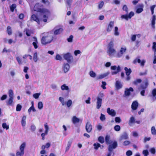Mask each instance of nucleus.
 Returning <instances> with one entry per match:
<instances>
[{
	"instance_id": "obj_1",
	"label": "nucleus",
	"mask_w": 156,
	"mask_h": 156,
	"mask_svg": "<svg viewBox=\"0 0 156 156\" xmlns=\"http://www.w3.org/2000/svg\"><path fill=\"white\" fill-rule=\"evenodd\" d=\"M34 10L37 12H40L43 14V17L44 18L43 20L44 22H47V19L50 16V11L46 9H41L39 4H36L34 7Z\"/></svg>"
},
{
	"instance_id": "obj_2",
	"label": "nucleus",
	"mask_w": 156,
	"mask_h": 156,
	"mask_svg": "<svg viewBox=\"0 0 156 156\" xmlns=\"http://www.w3.org/2000/svg\"><path fill=\"white\" fill-rule=\"evenodd\" d=\"M44 34L43 36L41 39V43L43 45H46L50 43L53 40V36L52 34L51 33L47 32Z\"/></svg>"
},
{
	"instance_id": "obj_3",
	"label": "nucleus",
	"mask_w": 156,
	"mask_h": 156,
	"mask_svg": "<svg viewBox=\"0 0 156 156\" xmlns=\"http://www.w3.org/2000/svg\"><path fill=\"white\" fill-rule=\"evenodd\" d=\"M114 43L113 41H111L107 46V53L110 57L114 56L116 53L115 50L114 48Z\"/></svg>"
},
{
	"instance_id": "obj_4",
	"label": "nucleus",
	"mask_w": 156,
	"mask_h": 156,
	"mask_svg": "<svg viewBox=\"0 0 156 156\" xmlns=\"http://www.w3.org/2000/svg\"><path fill=\"white\" fill-rule=\"evenodd\" d=\"M148 85V81L146 79L144 82V84H142L138 88V90L140 91V94L142 96H144L145 90L147 88Z\"/></svg>"
},
{
	"instance_id": "obj_5",
	"label": "nucleus",
	"mask_w": 156,
	"mask_h": 156,
	"mask_svg": "<svg viewBox=\"0 0 156 156\" xmlns=\"http://www.w3.org/2000/svg\"><path fill=\"white\" fill-rule=\"evenodd\" d=\"M104 96V94L103 93H100L99 94L97 98L96 102V108L98 109H99L101 106L102 102V98Z\"/></svg>"
},
{
	"instance_id": "obj_6",
	"label": "nucleus",
	"mask_w": 156,
	"mask_h": 156,
	"mask_svg": "<svg viewBox=\"0 0 156 156\" xmlns=\"http://www.w3.org/2000/svg\"><path fill=\"white\" fill-rule=\"evenodd\" d=\"M64 58L68 62L70 63L72 62L73 57L71 54L69 52L63 54L62 55Z\"/></svg>"
},
{
	"instance_id": "obj_7",
	"label": "nucleus",
	"mask_w": 156,
	"mask_h": 156,
	"mask_svg": "<svg viewBox=\"0 0 156 156\" xmlns=\"http://www.w3.org/2000/svg\"><path fill=\"white\" fill-rule=\"evenodd\" d=\"M9 97L8 101H6L7 105H11L13 102V92L12 90H10L9 91Z\"/></svg>"
},
{
	"instance_id": "obj_8",
	"label": "nucleus",
	"mask_w": 156,
	"mask_h": 156,
	"mask_svg": "<svg viewBox=\"0 0 156 156\" xmlns=\"http://www.w3.org/2000/svg\"><path fill=\"white\" fill-rule=\"evenodd\" d=\"M134 15V13L133 12H131L129 15L126 14V15H122L121 16L122 19H125L126 20H128V19H130Z\"/></svg>"
},
{
	"instance_id": "obj_9",
	"label": "nucleus",
	"mask_w": 156,
	"mask_h": 156,
	"mask_svg": "<svg viewBox=\"0 0 156 156\" xmlns=\"http://www.w3.org/2000/svg\"><path fill=\"white\" fill-rule=\"evenodd\" d=\"M118 146L117 143L116 141H114L112 144H110L108 146V150L109 151H112L113 149L116 148Z\"/></svg>"
},
{
	"instance_id": "obj_10",
	"label": "nucleus",
	"mask_w": 156,
	"mask_h": 156,
	"mask_svg": "<svg viewBox=\"0 0 156 156\" xmlns=\"http://www.w3.org/2000/svg\"><path fill=\"white\" fill-rule=\"evenodd\" d=\"M111 69L112 70H115L116 69V71L114 72H112V75L116 74L120 71V67L119 66H118L117 67L116 66H111Z\"/></svg>"
},
{
	"instance_id": "obj_11",
	"label": "nucleus",
	"mask_w": 156,
	"mask_h": 156,
	"mask_svg": "<svg viewBox=\"0 0 156 156\" xmlns=\"http://www.w3.org/2000/svg\"><path fill=\"white\" fill-rule=\"evenodd\" d=\"M133 89L130 87L129 88H126L125 89L124 92V96H129L130 95V92L133 91Z\"/></svg>"
},
{
	"instance_id": "obj_12",
	"label": "nucleus",
	"mask_w": 156,
	"mask_h": 156,
	"mask_svg": "<svg viewBox=\"0 0 156 156\" xmlns=\"http://www.w3.org/2000/svg\"><path fill=\"white\" fill-rule=\"evenodd\" d=\"M62 69L64 73H66L68 72L69 69V65L67 63H65L62 66Z\"/></svg>"
},
{
	"instance_id": "obj_13",
	"label": "nucleus",
	"mask_w": 156,
	"mask_h": 156,
	"mask_svg": "<svg viewBox=\"0 0 156 156\" xmlns=\"http://www.w3.org/2000/svg\"><path fill=\"white\" fill-rule=\"evenodd\" d=\"M92 126L90 122L88 121L86 125L85 129L87 132L88 133H90L92 130Z\"/></svg>"
},
{
	"instance_id": "obj_14",
	"label": "nucleus",
	"mask_w": 156,
	"mask_h": 156,
	"mask_svg": "<svg viewBox=\"0 0 156 156\" xmlns=\"http://www.w3.org/2000/svg\"><path fill=\"white\" fill-rule=\"evenodd\" d=\"M126 47L121 48L120 51L116 55V56L118 58L121 57L123 55V54L126 51Z\"/></svg>"
},
{
	"instance_id": "obj_15",
	"label": "nucleus",
	"mask_w": 156,
	"mask_h": 156,
	"mask_svg": "<svg viewBox=\"0 0 156 156\" xmlns=\"http://www.w3.org/2000/svg\"><path fill=\"white\" fill-rule=\"evenodd\" d=\"M114 26V22L111 21L109 23L107 28V31L108 32H110Z\"/></svg>"
},
{
	"instance_id": "obj_16",
	"label": "nucleus",
	"mask_w": 156,
	"mask_h": 156,
	"mask_svg": "<svg viewBox=\"0 0 156 156\" xmlns=\"http://www.w3.org/2000/svg\"><path fill=\"white\" fill-rule=\"evenodd\" d=\"M138 8L136 10V13H140L143 11V8L144 7V5L143 4H139L137 6Z\"/></svg>"
},
{
	"instance_id": "obj_17",
	"label": "nucleus",
	"mask_w": 156,
	"mask_h": 156,
	"mask_svg": "<svg viewBox=\"0 0 156 156\" xmlns=\"http://www.w3.org/2000/svg\"><path fill=\"white\" fill-rule=\"evenodd\" d=\"M63 29L62 28H59L58 29L57 27H55L53 30V31L54 34L55 35H57L59 34L62 32Z\"/></svg>"
},
{
	"instance_id": "obj_18",
	"label": "nucleus",
	"mask_w": 156,
	"mask_h": 156,
	"mask_svg": "<svg viewBox=\"0 0 156 156\" xmlns=\"http://www.w3.org/2000/svg\"><path fill=\"white\" fill-rule=\"evenodd\" d=\"M107 112L109 115L112 116H114L116 115V112L115 110L113 109H111L109 108H107Z\"/></svg>"
},
{
	"instance_id": "obj_19",
	"label": "nucleus",
	"mask_w": 156,
	"mask_h": 156,
	"mask_svg": "<svg viewBox=\"0 0 156 156\" xmlns=\"http://www.w3.org/2000/svg\"><path fill=\"white\" fill-rule=\"evenodd\" d=\"M115 86L116 89L119 90L122 87V83L119 80L116 81Z\"/></svg>"
},
{
	"instance_id": "obj_20",
	"label": "nucleus",
	"mask_w": 156,
	"mask_h": 156,
	"mask_svg": "<svg viewBox=\"0 0 156 156\" xmlns=\"http://www.w3.org/2000/svg\"><path fill=\"white\" fill-rule=\"evenodd\" d=\"M138 102L135 101L133 102L131 105V108L133 110H136L138 107Z\"/></svg>"
},
{
	"instance_id": "obj_21",
	"label": "nucleus",
	"mask_w": 156,
	"mask_h": 156,
	"mask_svg": "<svg viewBox=\"0 0 156 156\" xmlns=\"http://www.w3.org/2000/svg\"><path fill=\"white\" fill-rule=\"evenodd\" d=\"M156 20V16L155 15H153L151 20V27L152 28L154 29L155 28V20Z\"/></svg>"
},
{
	"instance_id": "obj_22",
	"label": "nucleus",
	"mask_w": 156,
	"mask_h": 156,
	"mask_svg": "<svg viewBox=\"0 0 156 156\" xmlns=\"http://www.w3.org/2000/svg\"><path fill=\"white\" fill-rule=\"evenodd\" d=\"M128 138V134L126 132H124L121 135L120 137V140H126Z\"/></svg>"
},
{
	"instance_id": "obj_23",
	"label": "nucleus",
	"mask_w": 156,
	"mask_h": 156,
	"mask_svg": "<svg viewBox=\"0 0 156 156\" xmlns=\"http://www.w3.org/2000/svg\"><path fill=\"white\" fill-rule=\"evenodd\" d=\"M109 74V72H107L106 73H104L103 74H102L98 76L97 77L98 79H103L108 75Z\"/></svg>"
},
{
	"instance_id": "obj_24",
	"label": "nucleus",
	"mask_w": 156,
	"mask_h": 156,
	"mask_svg": "<svg viewBox=\"0 0 156 156\" xmlns=\"http://www.w3.org/2000/svg\"><path fill=\"white\" fill-rule=\"evenodd\" d=\"M33 20L36 21L38 24H39V20L35 15H33L31 17V20Z\"/></svg>"
},
{
	"instance_id": "obj_25",
	"label": "nucleus",
	"mask_w": 156,
	"mask_h": 156,
	"mask_svg": "<svg viewBox=\"0 0 156 156\" xmlns=\"http://www.w3.org/2000/svg\"><path fill=\"white\" fill-rule=\"evenodd\" d=\"M110 136L106 135L105 137V141L106 143L108 144H109L112 143V141L110 140Z\"/></svg>"
},
{
	"instance_id": "obj_26",
	"label": "nucleus",
	"mask_w": 156,
	"mask_h": 156,
	"mask_svg": "<svg viewBox=\"0 0 156 156\" xmlns=\"http://www.w3.org/2000/svg\"><path fill=\"white\" fill-rule=\"evenodd\" d=\"M72 121L73 123L76 124L79 122L80 119L78 118H77L76 116H73V117Z\"/></svg>"
},
{
	"instance_id": "obj_27",
	"label": "nucleus",
	"mask_w": 156,
	"mask_h": 156,
	"mask_svg": "<svg viewBox=\"0 0 156 156\" xmlns=\"http://www.w3.org/2000/svg\"><path fill=\"white\" fill-rule=\"evenodd\" d=\"M26 143L25 142H23V143L20 147V151L24 152V148L26 147Z\"/></svg>"
},
{
	"instance_id": "obj_28",
	"label": "nucleus",
	"mask_w": 156,
	"mask_h": 156,
	"mask_svg": "<svg viewBox=\"0 0 156 156\" xmlns=\"http://www.w3.org/2000/svg\"><path fill=\"white\" fill-rule=\"evenodd\" d=\"M137 62L139 63H140V65L141 66H144L146 61L144 60H143L141 61L140 59L137 58Z\"/></svg>"
},
{
	"instance_id": "obj_29",
	"label": "nucleus",
	"mask_w": 156,
	"mask_h": 156,
	"mask_svg": "<svg viewBox=\"0 0 156 156\" xmlns=\"http://www.w3.org/2000/svg\"><path fill=\"white\" fill-rule=\"evenodd\" d=\"M24 31L26 32V34L28 36H30L31 34L33 33L31 30L27 29H25Z\"/></svg>"
},
{
	"instance_id": "obj_30",
	"label": "nucleus",
	"mask_w": 156,
	"mask_h": 156,
	"mask_svg": "<svg viewBox=\"0 0 156 156\" xmlns=\"http://www.w3.org/2000/svg\"><path fill=\"white\" fill-rule=\"evenodd\" d=\"M124 69L126 75H129L132 72L130 68L128 69L127 67H125L124 68Z\"/></svg>"
},
{
	"instance_id": "obj_31",
	"label": "nucleus",
	"mask_w": 156,
	"mask_h": 156,
	"mask_svg": "<svg viewBox=\"0 0 156 156\" xmlns=\"http://www.w3.org/2000/svg\"><path fill=\"white\" fill-rule=\"evenodd\" d=\"M26 116H24L22 118L21 120V124L23 126H25L26 125Z\"/></svg>"
},
{
	"instance_id": "obj_32",
	"label": "nucleus",
	"mask_w": 156,
	"mask_h": 156,
	"mask_svg": "<svg viewBox=\"0 0 156 156\" xmlns=\"http://www.w3.org/2000/svg\"><path fill=\"white\" fill-rule=\"evenodd\" d=\"M135 121V118L133 116L131 117L129 121V125L130 126L131 124L134 123Z\"/></svg>"
},
{
	"instance_id": "obj_33",
	"label": "nucleus",
	"mask_w": 156,
	"mask_h": 156,
	"mask_svg": "<svg viewBox=\"0 0 156 156\" xmlns=\"http://www.w3.org/2000/svg\"><path fill=\"white\" fill-rule=\"evenodd\" d=\"M72 140H70L68 141L67 145V146L66 148V151L67 152L69 151V149L71 146V144L72 143Z\"/></svg>"
},
{
	"instance_id": "obj_34",
	"label": "nucleus",
	"mask_w": 156,
	"mask_h": 156,
	"mask_svg": "<svg viewBox=\"0 0 156 156\" xmlns=\"http://www.w3.org/2000/svg\"><path fill=\"white\" fill-rule=\"evenodd\" d=\"M94 148L95 150H98L99 147H100L101 145L98 143H94L93 144Z\"/></svg>"
},
{
	"instance_id": "obj_35",
	"label": "nucleus",
	"mask_w": 156,
	"mask_h": 156,
	"mask_svg": "<svg viewBox=\"0 0 156 156\" xmlns=\"http://www.w3.org/2000/svg\"><path fill=\"white\" fill-rule=\"evenodd\" d=\"M142 82V80L140 79H136L133 82V83L135 85H137L138 84Z\"/></svg>"
},
{
	"instance_id": "obj_36",
	"label": "nucleus",
	"mask_w": 156,
	"mask_h": 156,
	"mask_svg": "<svg viewBox=\"0 0 156 156\" xmlns=\"http://www.w3.org/2000/svg\"><path fill=\"white\" fill-rule=\"evenodd\" d=\"M61 89L62 90H68L69 89L68 87L65 84H64L61 86Z\"/></svg>"
},
{
	"instance_id": "obj_37",
	"label": "nucleus",
	"mask_w": 156,
	"mask_h": 156,
	"mask_svg": "<svg viewBox=\"0 0 156 156\" xmlns=\"http://www.w3.org/2000/svg\"><path fill=\"white\" fill-rule=\"evenodd\" d=\"M118 28L117 27H115L114 30V34L115 36H118L119 35V33L118 31Z\"/></svg>"
},
{
	"instance_id": "obj_38",
	"label": "nucleus",
	"mask_w": 156,
	"mask_h": 156,
	"mask_svg": "<svg viewBox=\"0 0 156 156\" xmlns=\"http://www.w3.org/2000/svg\"><path fill=\"white\" fill-rule=\"evenodd\" d=\"M33 60L35 62H37V52H35L34 54Z\"/></svg>"
},
{
	"instance_id": "obj_39",
	"label": "nucleus",
	"mask_w": 156,
	"mask_h": 156,
	"mask_svg": "<svg viewBox=\"0 0 156 156\" xmlns=\"http://www.w3.org/2000/svg\"><path fill=\"white\" fill-rule=\"evenodd\" d=\"M7 31L8 34L9 35H11L12 34V31L11 30V27L10 26H8L7 27Z\"/></svg>"
},
{
	"instance_id": "obj_40",
	"label": "nucleus",
	"mask_w": 156,
	"mask_h": 156,
	"mask_svg": "<svg viewBox=\"0 0 156 156\" xmlns=\"http://www.w3.org/2000/svg\"><path fill=\"white\" fill-rule=\"evenodd\" d=\"M90 76L92 77H95L96 76V74L95 72L93 71H90L89 72Z\"/></svg>"
},
{
	"instance_id": "obj_41",
	"label": "nucleus",
	"mask_w": 156,
	"mask_h": 156,
	"mask_svg": "<svg viewBox=\"0 0 156 156\" xmlns=\"http://www.w3.org/2000/svg\"><path fill=\"white\" fill-rule=\"evenodd\" d=\"M152 49L154 51V53H156V42H154L153 43Z\"/></svg>"
},
{
	"instance_id": "obj_42",
	"label": "nucleus",
	"mask_w": 156,
	"mask_h": 156,
	"mask_svg": "<svg viewBox=\"0 0 156 156\" xmlns=\"http://www.w3.org/2000/svg\"><path fill=\"white\" fill-rule=\"evenodd\" d=\"M98 141L101 144H103L104 142V139L102 136H100L98 138Z\"/></svg>"
},
{
	"instance_id": "obj_43",
	"label": "nucleus",
	"mask_w": 156,
	"mask_h": 156,
	"mask_svg": "<svg viewBox=\"0 0 156 156\" xmlns=\"http://www.w3.org/2000/svg\"><path fill=\"white\" fill-rule=\"evenodd\" d=\"M43 104L42 102L39 101L38 104V108L40 109H41L43 108Z\"/></svg>"
},
{
	"instance_id": "obj_44",
	"label": "nucleus",
	"mask_w": 156,
	"mask_h": 156,
	"mask_svg": "<svg viewBox=\"0 0 156 156\" xmlns=\"http://www.w3.org/2000/svg\"><path fill=\"white\" fill-rule=\"evenodd\" d=\"M16 5L15 4H13L10 7L11 11L12 12H13L14 11V9L16 7Z\"/></svg>"
},
{
	"instance_id": "obj_45",
	"label": "nucleus",
	"mask_w": 156,
	"mask_h": 156,
	"mask_svg": "<svg viewBox=\"0 0 156 156\" xmlns=\"http://www.w3.org/2000/svg\"><path fill=\"white\" fill-rule=\"evenodd\" d=\"M55 59L56 60L61 61L62 58V57L58 54L56 55Z\"/></svg>"
},
{
	"instance_id": "obj_46",
	"label": "nucleus",
	"mask_w": 156,
	"mask_h": 156,
	"mask_svg": "<svg viewBox=\"0 0 156 156\" xmlns=\"http://www.w3.org/2000/svg\"><path fill=\"white\" fill-rule=\"evenodd\" d=\"M122 9L124 11H125L126 14L128 13V9L126 5H124L122 7Z\"/></svg>"
},
{
	"instance_id": "obj_47",
	"label": "nucleus",
	"mask_w": 156,
	"mask_h": 156,
	"mask_svg": "<svg viewBox=\"0 0 156 156\" xmlns=\"http://www.w3.org/2000/svg\"><path fill=\"white\" fill-rule=\"evenodd\" d=\"M2 127L4 129H6V130L9 129V126L7 125L6 123H3L2 124Z\"/></svg>"
},
{
	"instance_id": "obj_48",
	"label": "nucleus",
	"mask_w": 156,
	"mask_h": 156,
	"mask_svg": "<svg viewBox=\"0 0 156 156\" xmlns=\"http://www.w3.org/2000/svg\"><path fill=\"white\" fill-rule=\"evenodd\" d=\"M44 126L45 128V132L46 133V134L47 135L48 134V129H49L48 127V126L47 124V123H46L44 124Z\"/></svg>"
},
{
	"instance_id": "obj_49",
	"label": "nucleus",
	"mask_w": 156,
	"mask_h": 156,
	"mask_svg": "<svg viewBox=\"0 0 156 156\" xmlns=\"http://www.w3.org/2000/svg\"><path fill=\"white\" fill-rule=\"evenodd\" d=\"M151 133L153 135H156V130L154 126H153L151 129Z\"/></svg>"
},
{
	"instance_id": "obj_50",
	"label": "nucleus",
	"mask_w": 156,
	"mask_h": 156,
	"mask_svg": "<svg viewBox=\"0 0 156 156\" xmlns=\"http://www.w3.org/2000/svg\"><path fill=\"white\" fill-rule=\"evenodd\" d=\"M115 130L116 131H119L120 130V127L118 125L115 126L114 127Z\"/></svg>"
},
{
	"instance_id": "obj_51",
	"label": "nucleus",
	"mask_w": 156,
	"mask_h": 156,
	"mask_svg": "<svg viewBox=\"0 0 156 156\" xmlns=\"http://www.w3.org/2000/svg\"><path fill=\"white\" fill-rule=\"evenodd\" d=\"M100 120L102 121H105V115L102 113L101 114V116L100 117Z\"/></svg>"
},
{
	"instance_id": "obj_52",
	"label": "nucleus",
	"mask_w": 156,
	"mask_h": 156,
	"mask_svg": "<svg viewBox=\"0 0 156 156\" xmlns=\"http://www.w3.org/2000/svg\"><path fill=\"white\" fill-rule=\"evenodd\" d=\"M22 106L20 104L17 105L16 107V111H20L22 108Z\"/></svg>"
},
{
	"instance_id": "obj_53",
	"label": "nucleus",
	"mask_w": 156,
	"mask_h": 156,
	"mask_svg": "<svg viewBox=\"0 0 156 156\" xmlns=\"http://www.w3.org/2000/svg\"><path fill=\"white\" fill-rule=\"evenodd\" d=\"M59 101L61 102L62 105L64 106L65 105V102L64 101V99L63 98L60 97L59 98Z\"/></svg>"
},
{
	"instance_id": "obj_54",
	"label": "nucleus",
	"mask_w": 156,
	"mask_h": 156,
	"mask_svg": "<svg viewBox=\"0 0 156 156\" xmlns=\"http://www.w3.org/2000/svg\"><path fill=\"white\" fill-rule=\"evenodd\" d=\"M73 37V35H71L69 36V38H67V40L68 42H72Z\"/></svg>"
},
{
	"instance_id": "obj_55",
	"label": "nucleus",
	"mask_w": 156,
	"mask_h": 156,
	"mask_svg": "<svg viewBox=\"0 0 156 156\" xmlns=\"http://www.w3.org/2000/svg\"><path fill=\"white\" fill-rule=\"evenodd\" d=\"M24 154V152L20 151V152L18 151L16 154V156H23Z\"/></svg>"
},
{
	"instance_id": "obj_56",
	"label": "nucleus",
	"mask_w": 156,
	"mask_h": 156,
	"mask_svg": "<svg viewBox=\"0 0 156 156\" xmlns=\"http://www.w3.org/2000/svg\"><path fill=\"white\" fill-rule=\"evenodd\" d=\"M156 7L155 5H153L150 7V9L151 12V14L153 15L154 13V9Z\"/></svg>"
},
{
	"instance_id": "obj_57",
	"label": "nucleus",
	"mask_w": 156,
	"mask_h": 156,
	"mask_svg": "<svg viewBox=\"0 0 156 156\" xmlns=\"http://www.w3.org/2000/svg\"><path fill=\"white\" fill-rule=\"evenodd\" d=\"M40 95L41 93H37L34 94L33 95V97L35 99H37Z\"/></svg>"
},
{
	"instance_id": "obj_58",
	"label": "nucleus",
	"mask_w": 156,
	"mask_h": 156,
	"mask_svg": "<svg viewBox=\"0 0 156 156\" xmlns=\"http://www.w3.org/2000/svg\"><path fill=\"white\" fill-rule=\"evenodd\" d=\"M143 154L144 156H147L149 154V152L147 150H144L143 151Z\"/></svg>"
},
{
	"instance_id": "obj_59",
	"label": "nucleus",
	"mask_w": 156,
	"mask_h": 156,
	"mask_svg": "<svg viewBox=\"0 0 156 156\" xmlns=\"http://www.w3.org/2000/svg\"><path fill=\"white\" fill-rule=\"evenodd\" d=\"M72 104V101L71 100H69L67 102V105L68 107L71 106Z\"/></svg>"
},
{
	"instance_id": "obj_60",
	"label": "nucleus",
	"mask_w": 156,
	"mask_h": 156,
	"mask_svg": "<svg viewBox=\"0 0 156 156\" xmlns=\"http://www.w3.org/2000/svg\"><path fill=\"white\" fill-rule=\"evenodd\" d=\"M150 151L152 154H154L155 153V149L154 147L151 148L150 150Z\"/></svg>"
},
{
	"instance_id": "obj_61",
	"label": "nucleus",
	"mask_w": 156,
	"mask_h": 156,
	"mask_svg": "<svg viewBox=\"0 0 156 156\" xmlns=\"http://www.w3.org/2000/svg\"><path fill=\"white\" fill-rule=\"evenodd\" d=\"M102 84L101 86V87L103 89H105L106 88L105 86L106 85V83L105 82L102 81Z\"/></svg>"
},
{
	"instance_id": "obj_62",
	"label": "nucleus",
	"mask_w": 156,
	"mask_h": 156,
	"mask_svg": "<svg viewBox=\"0 0 156 156\" xmlns=\"http://www.w3.org/2000/svg\"><path fill=\"white\" fill-rule=\"evenodd\" d=\"M121 121V119L119 117H116L115 118V121L116 122L120 123Z\"/></svg>"
},
{
	"instance_id": "obj_63",
	"label": "nucleus",
	"mask_w": 156,
	"mask_h": 156,
	"mask_svg": "<svg viewBox=\"0 0 156 156\" xmlns=\"http://www.w3.org/2000/svg\"><path fill=\"white\" fill-rule=\"evenodd\" d=\"M104 4V2L103 1H101L98 5V8L99 9H101L103 6Z\"/></svg>"
},
{
	"instance_id": "obj_64",
	"label": "nucleus",
	"mask_w": 156,
	"mask_h": 156,
	"mask_svg": "<svg viewBox=\"0 0 156 156\" xmlns=\"http://www.w3.org/2000/svg\"><path fill=\"white\" fill-rule=\"evenodd\" d=\"M126 155L128 156H130L132 154V152L131 151L129 150L126 152Z\"/></svg>"
}]
</instances>
